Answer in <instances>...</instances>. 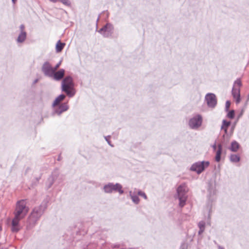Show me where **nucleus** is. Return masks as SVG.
<instances>
[{
	"mask_svg": "<svg viewBox=\"0 0 249 249\" xmlns=\"http://www.w3.org/2000/svg\"><path fill=\"white\" fill-rule=\"evenodd\" d=\"M22 218L15 215L14 218L12 221L11 230L13 232H17L20 229L19 221Z\"/></svg>",
	"mask_w": 249,
	"mask_h": 249,
	"instance_id": "obj_14",
	"label": "nucleus"
},
{
	"mask_svg": "<svg viewBox=\"0 0 249 249\" xmlns=\"http://www.w3.org/2000/svg\"><path fill=\"white\" fill-rule=\"evenodd\" d=\"M222 146L221 144H220L218 145V149L216 151V156H215V160L216 161H217V162L220 161V160H221V155L222 153Z\"/></svg>",
	"mask_w": 249,
	"mask_h": 249,
	"instance_id": "obj_19",
	"label": "nucleus"
},
{
	"mask_svg": "<svg viewBox=\"0 0 249 249\" xmlns=\"http://www.w3.org/2000/svg\"><path fill=\"white\" fill-rule=\"evenodd\" d=\"M137 189H135L134 191H130L129 192V195L130 196L131 200L133 203L136 204H138L140 202V199L138 196L137 193Z\"/></svg>",
	"mask_w": 249,
	"mask_h": 249,
	"instance_id": "obj_16",
	"label": "nucleus"
},
{
	"mask_svg": "<svg viewBox=\"0 0 249 249\" xmlns=\"http://www.w3.org/2000/svg\"><path fill=\"white\" fill-rule=\"evenodd\" d=\"M199 230L198 231V234L200 235L202 234L205 230V223L203 221H200L198 224Z\"/></svg>",
	"mask_w": 249,
	"mask_h": 249,
	"instance_id": "obj_20",
	"label": "nucleus"
},
{
	"mask_svg": "<svg viewBox=\"0 0 249 249\" xmlns=\"http://www.w3.org/2000/svg\"><path fill=\"white\" fill-rule=\"evenodd\" d=\"M202 124V116L200 114H196L190 119L188 125L191 129L196 130L201 126Z\"/></svg>",
	"mask_w": 249,
	"mask_h": 249,
	"instance_id": "obj_7",
	"label": "nucleus"
},
{
	"mask_svg": "<svg viewBox=\"0 0 249 249\" xmlns=\"http://www.w3.org/2000/svg\"><path fill=\"white\" fill-rule=\"evenodd\" d=\"M210 165L208 161H198L193 164L190 168L192 171L196 172L197 174H201Z\"/></svg>",
	"mask_w": 249,
	"mask_h": 249,
	"instance_id": "obj_6",
	"label": "nucleus"
},
{
	"mask_svg": "<svg viewBox=\"0 0 249 249\" xmlns=\"http://www.w3.org/2000/svg\"><path fill=\"white\" fill-rule=\"evenodd\" d=\"M61 62L62 61H60L53 68V69L54 70V71H56V70L59 67L61 63Z\"/></svg>",
	"mask_w": 249,
	"mask_h": 249,
	"instance_id": "obj_29",
	"label": "nucleus"
},
{
	"mask_svg": "<svg viewBox=\"0 0 249 249\" xmlns=\"http://www.w3.org/2000/svg\"><path fill=\"white\" fill-rule=\"evenodd\" d=\"M65 44L64 43H62L60 40L58 41L56 44V51L57 53L61 52L62 49H63Z\"/></svg>",
	"mask_w": 249,
	"mask_h": 249,
	"instance_id": "obj_21",
	"label": "nucleus"
},
{
	"mask_svg": "<svg viewBox=\"0 0 249 249\" xmlns=\"http://www.w3.org/2000/svg\"><path fill=\"white\" fill-rule=\"evenodd\" d=\"M0 249H3L2 247L1 246V244L0 243Z\"/></svg>",
	"mask_w": 249,
	"mask_h": 249,
	"instance_id": "obj_37",
	"label": "nucleus"
},
{
	"mask_svg": "<svg viewBox=\"0 0 249 249\" xmlns=\"http://www.w3.org/2000/svg\"><path fill=\"white\" fill-rule=\"evenodd\" d=\"M53 107L52 114L53 115L60 116L63 112L66 111L69 109V106L67 103H64L59 105H57Z\"/></svg>",
	"mask_w": 249,
	"mask_h": 249,
	"instance_id": "obj_11",
	"label": "nucleus"
},
{
	"mask_svg": "<svg viewBox=\"0 0 249 249\" xmlns=\"http://www.w3.org/2000/svg\"><path fill=\"white\" fill-rule=\"evenodd\" d=\"M208 198L209 199V204L208 206V209L210 211L212 204H210V202H213L215 199V196L216 194V185L215 183H210L209 185L208 189Z\"/></svg>",
	"mask_w": 249,
	"mask_h": 249,
	"instance_id": "obj_9",
	"label": "nucleus"
},
{
	"mask_svg": "<svg viewBox=\"0 0 249 249\" xmlns=\"http://www.w3.org/2000/svg\"><path fill=\"white\" fill-rule=\"evenodd\" d=\"M227 116L230 118V119H232L233 118L234 116V112L233 110H231L228 113V115H227Z\"/></svg>",
	"mask_w": 249,
	"mask_h": 249,
	"instance_id": "obj_26",
	"label": "nucleus"
},
{
	"mask_svg": "<svg viewBox=\"0 0 249 249\" xmlns=\"http://www.w3.org/2000/svg\"><path fill=\"white\" fill-rule=\"evenodd\" d=\"M230 105H231L230 102L229 101H227L226 103V108L227 109H228L230 107Z\"/></svg>",
	"mask_w": 249,
	"mask_h": 249,
	"instance_id": "obj_31",
	"label": "nucleus"
},
{
	"mask_svg": "<svg viewBox=\"0 0 249 249\" xmlns=\"http://www.w3.org/2000/svg\"><path fill=\"white\" fill-rule=\"evenodd\" d=\"M212 147L213 148L214 150H215L216 149V143H214Z\"/></svg>",
	"mask_w": 249,
	"mask_h": 249,
	"instance_id": "obj_32",
	"label": "nucleus"
},
{
	"mask_svg": "<svg viewBox=\"0 0 249 249\" xmlns=\"http://www.w3.org/2000/svg\"><path fill=\"white\" fill-rule=\"evenodd\" d=\"M60 1L66 5H70L71 4V2L69 0H60Z\"/></svg>",
	"mask_w": 249,
	"mask_h": 249,
	"instance_id": "obj_28",
	"label": "nucleus"
},
{
	"mask_svg": "<svg viewBox=\"0 0 249 249\" xmlns=\"http://www.w3.org/2000/svg\"><path fill=\"white\" fill-rule=\"evenodd\" d=\"M207 105L210 107H214L217 103L216 96L212 93H207L205 97Z\"/></svg>",
	"mask_w": 249,
	"mask_h": 249,
	"instance_id": "obj_12",
	"label": "nucleus"
},
{
	"mask_svg": "<svg viewBox=\"0 0 249 249\" xmlns=\"http://www.w3.org/2000/svg\"><path fill=\"white\" fill-rule=\"evenodd\" d=\"M17 0H12V1L13 4H15L16 2H17Z\"/></svg>",
	"mask_w": 249,
	"mask_h": 249,
	"instance_id": "obj_35",
	"label": "nucleus"
},
{
	"mask_svg": "<svg viewBox=\"0 0 249 249\" xmlns=\"http://www.w3.org/2000/svg\"><path fill=\"white\" fill-rule=\"evenodd\" d=\"M20 32H26L25 31V26L23 24H21L19 26Z\"/></svg>",
	"mask_w": 249,
	"mask_h": 249,
	"instance_id": "obj_30",
	"label": "nucleus"
},
{
	"mask_svg": "<svg viewBox=\"0 0 249 249\" xmlns=\"http://www.w3.org/2000/svg\"><path fill=\"white\" fill-rule=\"evenodd\" d=\"M110 138V136H107L105 137V139L106 141L107 142L108 144L110 145L111 147H113L114 146L111 144L110 141H109V138Z\"/></svg>",
	"mask_w": 249,
	"mask_h": 249,
	"instance_id": "obj_27",
	"label": "nucleus"
},
{
	"mask_svg": "<svg viewBox=\"0 0 249 249\" xmlns=\"http://www.w3.org/2000/svg\"><path fill=\"white\" fill-rule=\"evenodd\" d=\"M65 95L64 94H60L57 96L54 100L52 104V107H55L57 105H61V102L65 99Z\"/></svg>",
	"mask_w": 249,
	"mask_h": 249,
	"instance_id": "obj_18",
	"label": "nucleus"
},
{
	"mask_svg": "<svg viewBox=\"0 0 249 249\" xmlns=\"http://www.w3.org/2000/svg\"><path fill=\"white\" fill-rule=\"evenodd\" d=\"M49 0L53 2H56L58 0Z\"/></svg>",
	"mask_w": 249,
	"mask_h": 249,
	"instance_id": "obj_34",
	"label": "nucleus"
},
{
	"mask_svg": "<svg viewBox=\"0 0 249 249\" xmlns=\"http://www.w3.org/2000/svg\"><path fill=\"white\" fill-rule=\"evenodd\" d=\"M27 37L26 32H20L16 40L18 43H22Z\"/></svg>",
	"mask_w": 249,
	"mask_h": 249,
	"instance_id": "obj_17",
	"label": "nucleus"
},
{
	"mask_svg": "<svg viewBox=\"0 0 249 249\" xmlns=\"http://www.w3.org/2000/svg\"><path fill=\"white\" fill-rule=\"evenodd\" d=\"M136 192H137L138 195L142 196L145 199H147V196L144 192H142L141 190H137V189Z\"/></svg>",
	"mask_w": 249,
	"mask_h": 249,
	"instance_id": "obj_25",
	"label": "nucleus"
},
{
	"mask_svg": "<svg viewBox=\"0 0 249 249\" xmlns=\"http://www.w3.org/2000/svg\"><path fill=\"white\" fill-rule=\"evenodd\" d=\"M218 249H224L223 247L220 246H218Z\"/></svg>",
	"mask_w": 249,
	"mask_h": 249,
	"instance_id": "obj_36",
	"label": "nucleus"
},
{
	"mask_svg": "<svg viewBox=\"0 0 249 249\" xmlns=\"http://www.w3.org/2000/svg\"><path fill=\"white\" fill-rule=\"evenodd\" d=\"M50 179H51L52 181L49 187H50L53 184V178H50Z\"/></svg>",
	"mask_w": 249,
	"mask_h": 249,
	"instance_id": "obj_33",
	"label": "nucleus"
},
{
	"mask_svg": "<svg viewBox=\"0 0 249 249\" xmlns=\"http://www.w3.org/2000/svg\"><path fill=\"white\" fill-rule=\"evenodd\" d=\"M230 159L232 162L236 163L239 161L240 159L238 155L236 154H231L230 156Z\"/></svg>",
	"mask_w": 249,
	"mask_h": 249,
	"instance_id": "obj_24",
	"label": "nucleus"
},
{
	"mask_svg": "<svg viewBox=\"0 0 249 249\" xmlns=\"http://www.w3.org/2000/svg\"><path fill=\"white\" fill-rule=\"evenodd\" d=\"M114 27L110 23H107L103 28L100 29L98 32L104 37H107L111 36L113 33Z\"/></svg>",
	"mask_w": 249,
	"mask_h": 249,
	"instance_id": "obj_10",
	"label": "nucleus"
},
{
	"mask_svg": "<svg viewBox=\"0 0 249 249\" xmlns=\"http://www.w3.org/2000/svg\"><path fill=\"white\" fill-rule=\"evenodd\" d=\"M103 190L105 193L107 194H111L114 192H117L119 194L122 195L124 193L122 185L118 183L114 184L111 182H109L104 186Z\"/></svg>",
	"mask_w": 249,
	"mask_h": 249,
	"instance_id": "obj_5",
	"label": "nucleus"
},
{
	"mask_svg": "<svg viewBox=\"0 0 249 249\" xmlns=\"http://www.w3.org/2000/svg\"><path fill=\"white\" fill-rule=\"evenodd\" d=\"M42 71L46 76L49 77H51L53 72H54L53 68L48 62H46L43 64Z\"/></svg>",
	"mask_w": 249,
	"mask_h": 249,
	"instance_id": "obj_13",
	"label": "nucleus"
},
{
	"mask_svg": "<svg viewBox=\"0 0 249 249\" xmlns=\"http://www.w3.org/2000/svg\"><path fill=\"white\" fill-rule=\"evenodd\" d=\"M29 211V208L26 206L24 200H20L17 202L14 215L23 218Z\"/></svg>",
	"mask_w": 249,
	"mask_h": 249,
	"instance_id": "obj_4",
	"label": "nucleus"
},
{
	"mask_svg": "<svg viewBox=\"0 0 249 249\" xmlns=\"http://www.w3.org/2000/svg\"><path fill=\"white\" fill-rule=\"evenodd\" d=\"M62 90L66 93L70 97H73L75 94L74 83L71 76L66 77L62 82Z\"/></svg>",
	"mask_w": 249,
	"mask_h": 249,
	"instance_id": "obj_2",
	"label": "nucleus"
},
{
	"mask_svg": "<svg viewBox=\"0 0 249 249\" xmlns=\"http://www.w3.org/2000/svg\"><path fill=\"white\" fill-rule=\"evenodd\" d=\"M230 124L231 123L230 122H227L226 120L223 121L221 129H224L226 134L227 133V128L230 125Z\"/></svg>",
	"mask_w": 249,
	"mask_h": 249,
	"instance_id": "obj_23",
	"label": "nucleus"
},
{
	"mask_svg": "<svg viewBox=\"0 0 249 249\" xmlns=\"http://www.w3.org/2000/svg\"><path fill=\"white\" fill-rule=\"evenodd\" d=\"M45 209L46 206L45 205L43 206L41 205L39 206L35 207L33 209L27 220V224L26 226L27 230L32 229L36 225V222L44 213Z\"/></svg>",
	"mask_w": 249,
	"mask_h": 249,
	"instance_id": "obj_1",
	"label": "nucleus"
},
{
	"mask_svg": "<svg viewBox=\"0 0 249 249\" xmlns=\"http://www.w3.org/2000/svg\"><path fill=\"white\" fill-rule=\"evenodd\" d=\"M65 70L60 69L57 71L53 72V74L51 77L56 81L61 80L64 76Z\"/></svg>",
	"mask_w": 249,
	"mask_h": 249,
	"instance_id": "obj_15",
	"label": "nucleus"
},
{
	"mask_svg": "<svg viewBox=\"0 0 249 249\" xmlns=\"http://www.w3.org/2000/svg\"><path fill=\"white\" fill-rule=\"evenodd\" d=\"M242 85L240 79H237L233 83L232 89V95L237 104L240 101V89Z\"/></svg>",
	"mask_w": 249,
	"mask_h": 249,
	"instance_id": "obj_8",
	"label": "nucleus"
},
{
	"mask_svg": "<svg viewBox=\"0 0 249 249\" xmlns=\"http://www.w3.org/2000/svg\"><path fill=\"white\" fill-rule=\"evenodd\" d=\"M188 190V188L185 183L180 185L177 189V196L179 200V206L180 207H183L186 204L188 197L187 193Z\"/></svg>",
	"mask_w": 249,
	"mask_h": 249,
	"instance_id": "obj_3",
	"label": "nucleus"
},
{
	"mask_svg": "<svg viewBox=\"0 0 249 249\" xmlns=\"http://www.w3.org/2000/svg\"><path fill=\"white\" fill-rule=\"evenodd\" d=\"M239 147V145L238 142L235 141L232 142L231 143L230 150L233 152H236Z\"/></svg>",
	"mask_w": 249,
	"mask_h": 249,
	"instance_id": "obj_22",
	"label": "nucleus"
}]
</instances>
